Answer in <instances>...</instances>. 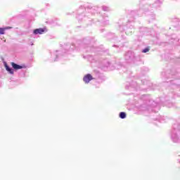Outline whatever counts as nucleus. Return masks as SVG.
<instances>
[{
  "label": "nucleus",
  "instance_id": "1",
  "mask_svg": "<svg viewBox=\"0 0 180 180\" xmlns=\"http://www.w3.org/2000/svg\"><path fill=\"white\" fill-rule=\"evenodd\" d=\"M45 32H47V29L44 27L34 30L33 33L34 34H43V33H45Z\"/></svg>",
  "mask_w": 180,
  "mask_h": 180
},
{
  "label": "nucleus",
  "instance_id": "4",
  "mask_svg": "<svg viewBox=\"0 0 180 180\" xmlns=\"http://www.w3.org/2000/svg\"><path fill=\"white\" fill-rule=\"evenodd\" d=\"M6 71H8L10 74H13V70L11 69L8 65H5Z\"/></svg>",
  "mask_w": 180,
  "mask_h": 180
},
{
  "label": "nucleus",
  "instance_id": "2",
  "mask_svg": "<svg viewBox=\"0 0 180 180\" xmlns=\"http://www.w3.org/2000/svg\"><path fill=\"white\" fill-rule=\"evenodd\" d=\"M92 79H94V77H92V75L91 74H87L83 78V80L85 82V84H89V82L92 81Z\"/></svg>",
  "mask_w": 180,
  "mask_h": 180
},
{
  "label": "nucleus",
  "instance_id": "5",
  "mask_svg": "<svg viewBox=\"0 0 180 180\" xmlns=\"http://www.w3.org/2000/svg\"><path fill=\"white\" fill-rule=\"evenodd\" d=\"M6 71H8L10 74H13V70L11 69L8 65H5Z\"/></svg>",
  "mask_w": 180,
  "mask_h": 180
},
{
  "label": "nucleus",
  "instance_id": "9",
  "mask_svg": "<svg viewBox=\"0 0 180 180\" xmlns=\"http://www.w3.org/2000/svg\"><path fill=\"white\" fill-rule=\"evenodd\" d=\"M148 51H150V49L146 48L142 51V53H148Z\"/></svg>",
  "mask_w": 180,
  "mask_h": 180
},
{
  "label": "nucleus",
  "instance_id": "8",
  "mask_svg": "<svg viewBox=\"0 0 180 180\" xmlns=\"http://www.w3.org/2000/svg\"><path fill=\"white\" fill-rule=\"evenodd\" d=\"M8 30V27L0 28V34H5V30Z\"/></svg>",
  "mask_w": 180,
  "mask_h": 180
},
{
  "label": "nucleus",
  "instance_id": "3",
  "mask_svg": "<svg viewBox=\"0 0 180 180\" xmlns=\"http://www.w3.org/2000/svg\"><path fill=\"white\" fill-rule=\"evenodd\" d=\"M11 65L14 70H22L23 68V67H22L13 62L11 63Z\"/></svg>",
  "mask_w": 180,
  "mask_h": 180
},
{
  "label": "nucleus",
  "instance_id": "7",
  "mask_svg": "<svg viewBox=\"0 0 180 180\" xmlns=\"http://www.w3.org/2000/svg\"><path fill=\"white\" fill-rule=\"evenodd\" d=\"M120 117L121 119H125V117H126V112H121L120 113Z\"/></svg>",
  "mask_w": 180,
  "mask_h": 180
},
{
  "label": "nucleus",
  "instance_id": "6",
  "mask_svg": "<svg viewBox=\"0 0 180 180\" xmlns=\"http://www.w3.org/2000/svg\"><path fill=\"white\" fill-rule=\"evenodd\" d=\"M6 71H8L10 74H13V70L11 69L8 65H5Z\"/></svg>",
  "mask_w": 180,
  "mask_h": 180
}]
</instances>
